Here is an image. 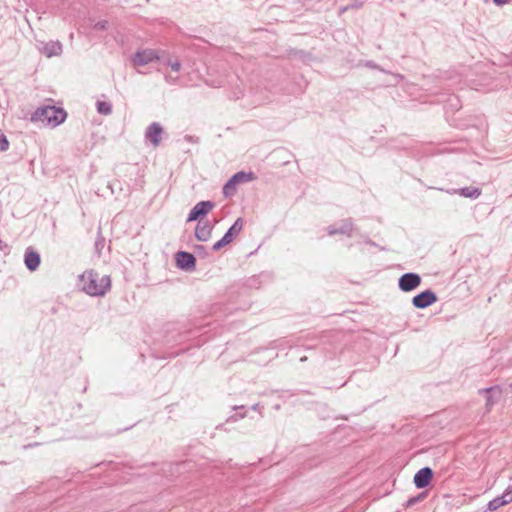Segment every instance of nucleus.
<instances>
[{"label":"nucleus","mask_w":512,"mask_h":512,"mask_svg":"<svg viewBox=\"0 0 512 512\" xmlns=\"http://www.w3.org/2000/svg\"><path fill=\"white\" fill-rule=\"evenodd\" d=\"M82 290L90 296H103L111 287L110 277L100 276L98 273L90 270L80 276Z\"/></svg>","instance_id":"obj_1"},{"label":"nucleus","mask_w":512,"mask_h":512,"mask_svg":"<svg viewBox=\"0 0 512 512\" xmlns=\"http://www.w3.org/2000/svg\"><path fill=\"white\" fill-rule=\"evenodd\" d=\"M66 112L62 108L55 106H44L38 108L31 116L33 122H42L53 127L64 122Z\"/></svg>","instance_id":"obj_2"},{"label":"nucleus","mask_w":512,"mask_h":512,"mask_svg":"<svg viewBox=\"0 0 512 512\" xmlns=\"http://www.w3.org/2000/svg\"><path fill=\"white\" fill-rule=\"evenodd\" d=\"M255 176L252 172L240 171L235 173L223 186V195L226 198H231L237 191V186L240 183H245L254 180Z\"/></svg>","instance_id":"obj_3"},{"label":"nucleus","mask_w":512,"mask_h":512,"mask_svg":"<svg viewBox=\"0 0 512 512\" xmlns=\"http://www.w3.org/2000/svg\"><path fill=\"white\" fill-rule=\"evenodd\" d=\"M421 284V277L417 273L409 272L403 274L398 280L399 289L403 292L415 290Z\"/></svg>","instance_id":"obj_4"},{"label":"nucleus","mask_w":512,"mask_h":512,"mask_svg":"<svg viewBox=\"0 0 512 512\" xmlns=\"http://www.w3.org/2000/svg\"><path fill=\"white\" fill-rule=\"evenodd\" d=\"M438 300L437 295L435 292H433L430 289H427L425 291H422L421 293L415 295L412 298V304L415 308L418 309H425L434 303H436Z\"/></svg>","instance_id":"obj_5"},{"label":"nucleus","mask_w":512,"mask_h":512,"mask_svg":"<svg viewBox=\"0 0 512 512\" xmlns=\"http://www.w3.org/2000/svg\"><path fill=\"white\" fill-rule=\"evenodd\" d=\"M159 59V55L153 49L138 50L131 58L134 66H145L155 60Z\"/></svg>","instance_id":"obj_6"},{"label":"nucleus","mask_w":512,"mask_h":512,"mask_svg":"<svg viewBox=\"0 0 512 512\" xmlns=\"http://www.w3.org/2000/svg\"><path fill=\"white\" fill-rule=\"evenodd\" d=\"M214 203L212 201H200L190 211L187 221H196L200 217L207 215L213 209Z\"/></svg>","instance_id":"obj_7"},{"label":"nucleus","mask_w":512,"mask_h":512,"mask_svg":"<svg viewBox=\"0 0 512 512\" xmlns=\"http://www.w3.org/2000/svg\"><path fill=\"white\" fill-rule=\"evenodd\" d=\"M512 502V488L506 489L502 495L495 497L491 501L488 502L487 510L488 511H496L500 507L505 506Z\"/></svg>","instance_id":"obj_8"},{"label":"nucleus","mask_w":512,"mask_h":512,"mask_svg":"<svg viewBox=\"0 0 512 512\" xmlns=\"http://www.w3.org/2000/svg\"><path fill=\"white\" fill-rule=\"evenodd\" d=\"M353 230V222L351 219L342 220L338 224L330 225L327 228L328 235L333 236L336 234H342L351 236Z\"/></svg>","instance_id":"obj_9"},{"label":"nucleus","mask_w":512,"mask_h":512,"mask_svg":"<svg viewBox=\"0 0 512 512\" xmlns=\"http://www.w3.org/2000/svg\"><path fill=\"white\" fill-rule=\"evenodd\" d=\"M176 264L179 268L189 271L195 268L196 259L189 252L179 251L176 254Z\"/></svg>","instance_id":"obj_10"},{"label":"nucleus","mask_w":512,"mask_h":512,"mask_svg":"<svg viewBox=\"0 0 512 512\" xmlns=\"http://www.w3.org/2000/svg\"><path fill=\"white\" fill-rule=\"evenodd\" d=\"M162 133L163 129L161 125L157 122H153L147 127L145 138L150 141L154 147H157L160 144Z\"/></svg>","instance_id":"obj_11"},{"label":"nucleus","mask_w":512,"mask_h":512,"mask_svg":"<svg viewBox=\"0 0 512 512\" xmlns=\"http://www.w3.org/2000/svg\"><path fill=\"white\" fill-rule=\"evenodd\" d=\"M432 477V469L430 467H424L415 474L414 484L419 489L425 488L430 484Z\"/></svg>","instance_id":"obj_12"},{"label":"nucleus","mask_w":512,"mask_h":512,"mask_svg":"<svg viewBox=\"0 0 512 512\" xmlns=\"http://www.w3.org/2000/svg\"><path fill=\"white\" fill-rule=\"evenodd\" d=\"M212 230L213 225L209 221H199L195 228V237L201 242H206L210 239Z\"/></svg>","instance_id":"obj_13"},{"label":"nucleus","mask_w":512,"mask_h":512,"mask_svg":"<svg viewBox=\"0 0 512 512\" xmlns=\"http://www.w3.org/2000/svg\"><path fill=\"white\" fill-rule=\"evenodd\" d=\"M24 263L28 270L35 271L41 263L40 254L32 248H27L24 255Z\"/></svg>","instance_id":"obj_14"},{"label":"nucleus","mask_w":512,"mask_h":512,"mask_svg":"<svg viewBox=\"0 0 512 512\" xmlns=\"http://www.w3.org/2000/svg\"><path fill=\"white\" fill-rule=\"evenodd\" d=\"M41 52L48 58L59 56L62 53V44L59 41H50L43 44Z\"/></svg>","instance_id":"obj_15"},{"label":"nucleus","mask_w":512,"mask_h":512,"mask_svg":"<svg viewBox=\"0 0 512 512\" xmlns=\"http://www.w3.org/2000/svg\"><path fill=\"white\" fill-rule=\"evenodd\" d=\"M243 219L238 218L233 225L227 230V232L224 234L223 238H225L228 243L230 244L236 236L240 234V232L243 229Z\"/></svg>","instance_id":"obj_16"},{"label":"nucleus","mask_w":512,"mask_h":512,"mask_svg":"<svg viewBox=\"0 0 512 512\" xmlns=\"http://www.w3.org/2000/svg\"><path fill=\"white\" fill-rule=\"evenodd\" d=\"M455 193H459L461 196L471 199H476L481 195V189L477 187H463L459 190H454Z\"/></svg>","instance_id":"obj_17"},{"label":"nucleus","mask_w":512,"mask_h":512,"mask_svg":"<svg viewBox=\"0 0 512 512\" xmlns=\"http://www.w3.org/2000/svg\"><path fill=\"white\" fill-rule=\"evenodd\" d=\"M365 66L368 67V68H371V69H377L381 72H384V73H388V74H391V76L394 78L395 80V84H398L402 79H403V76L401 74H392V73H389L388 71L384 70L383 68H381L380 66H378L375 62L373 61H367L365 63Z\"/></svg>","instance_id":"obj_18"},{"label":"nucleus","mask_w":512,"mask_h":512,"mask_svg":"<svg viewBox=\"0 0 512 512\" xmlns=\"http://www.w3.org/2000/svg\"><path fill=\"white\" fill-rule=\"evenodd\" d=\"M97 111L103 115H109L112 112V106L109 102L98 101L97 102Z\"/></svg>","instance_id":"obj_19"},{"label":"nucleus","mask_w":512,"mask_h":512,"mask_svg":"<svg viewBox=\"0 0 512 512\" xmlns=\"http://www.w3.org/2000/svg\"><path fill=\"white\" fill-rule=\"evenodd\" d=\"M363 6V2L359 0H355V3H348L347 5L340 7L339 14H343L344 12L350 9H359Z\"/></svg>","instance_id":"obj_20"},{"label":"nucleus","mask_w":512,"mask_h":512,"mask_svg":"<svg viewBox=\"0 0 512 512\" xmlns=\"http://www.w3.org/2000/svg\"><path fill=\"white\" fill-rule=\"evenodd\" d=\"M9 148V141L7 137L3 134V132L0 130V151L4 152L7 151Z\"/></svg>","instance_id":"obj_21"},{"label":"nucleus","mask_w":512,"mask_h":512,"mask_svg":"<svg viewBox=\"0 0 512 512\" xmlns=\"http://www.w3.org/2000/svg\"><path fill=\"white\" fill-rule=\"evenodd\" d=\"M165 64L170 66L174 72H178L181 69V63L178 60L173 61L171 59H168L167 61H165Z\"/></svg>","instance_id":"obj_22"},{"label":"nucleus","mask_w":512,"mask_h":512,"mask_svg":"<svg viewBox=\"0 0 512 512\" xmlns=\"http://www.w3.org/2000/svg\"><path fill=\"white\" fill-rule=\"evenodd\" d=\"M228 244H229L228 241L225 238L222 237L219 241H217L213 245V250L214 251H219L220 249H222L223 247H225Z\"/></svg>","instance_id":"obj_23"},{"label":"nucleus","mask_w":512,"mask_h":512,"mask_svg":"<svg viewBox=\"0 0 512 512\" xmlns=\"http://www.w3.org/2000/svg\"><path fill=\"white\" fill-rule=\"evenodd\" d=\"M108 27V21L106 20H101V21H98L95 25H94V28L96 30H106Z\"/></svg>","instance_id":"obj_24"},{"label":"nucleus","mask_w":512,"mask_h":512,"mask_svg":"<svg viewBox=\"0 0 512 512\" xmlns=\"http://www.w3.org/2000/svg\"><path fill=\"white\" fill-rule=\"evenodd\" d=\"M495 388L494 387H489V388H485L483 390H481V392H484L486 393L488 396H487V405L489 404H492L493 401H492V396L490 395V393L494 390Z\"/></svg>","instance_id":"obj_25"},{"label":"nucleus","mask_w":512,"mask_h":512,"mask_svg":"<svg viewBox=\"0 0 512 512\" xmlns=\"http://www.w3.org/2000/svg\"><path fill=\"white\" fill-rule=\"evenodd\" d=\"M165 81H166L168 84L175 85V84H177V82H178V77H173V76H171V75H166V76H165Z\"/></svg>","instance_id":"obj_26"},{"label":"nucleus","mask_w":512,"mask_h":512,"mask_svg":"<svg viewBox=\"0 0 512 512\" xmlns=\"http://www.w3.org/2000/svg\"><path fill=\"white\" fill-rule=\"evenodd\" d=\"M421 499V496H418V497H412L410 499L407 500L406 502V507H411L413 506L414 504H416L419 500Z\"/></svg>","instance_id":"obj_27"},{"label":"nucleus","mask_w":512,"mask_h":512,"mask_svg":"<svg viewBox=\"0 0 512 512\" xmlns=\"http://www.w3.org/2000/svg\"><path fill=\"white\" fill-rule=\"evenodd\" d=\"M8 244L2 240H0V251H6L8 250Z\"/></svg>","instance_id":"obj_28"},{"label":"nucleus","mask_w":512,"mask_h":512,"mask_svg":"<svg viewBox=\"0 0 512 512\" xmlns=\"http://www.w3.org/2000/svg\"><path fill=\"white\" fill-rule=\"evenodd\" d=\"M244 417H245V414H241V415H239V416H231V417L229 418V420L237 421L238 419H240V418H244Z\"/></svg>","instance_id":"obj_29"},{"label":"nucleus","mask_w":512,"mask_h":512,"mask_svg":"<svg viewBox=\"0 0 512 512\" xmlns=\"http://www.w3.org/2000/svg\"><path fill=\"white\" fill-rule=\"evenodd\" d=\"M493 2L496 4V5H504L508 2V0H493Z\"/></svg>","instance_id":"obj_30"},{"label":"nucleus","mask_w":512,"mask_h":512,"mask_svg":"<svg viewBox=\"0 0 512 512\" xmlns=\"http://www.w3.org/2000/svg\"><path fill=\"white\" fill-rule=\"evenodd\" d=\"M252 409H253V410H259V409H260V405H259L258 403H256V404H254V405L252 406Z\"/></svg>","instance_id":"obj_31"},{"label":"nucleus","mask_w":512,"mask_h":512,"mask_svg":"<svg viewBox=\"0 0 512 512\" xmlns=\"http://www.w3.org/2000/svg\"><path fill=\"white\" fill-rule=\"evenodd\" d=\"M367 243L370 245L376 246V244L374 242H372L371 240H368Z\"/></svg>","instance_id":"obj_32"},{"label":"nucleus","mask_w":512,"mask_h":512,"mask_svg":"<svg viewBox=\"0 0 512 512\" xmlns=\"http://www.w3.org/2000/svg\"><path fill=\"white\" fill-rule=\"evenodd\" d=\"M243 408H244V406H235V407H233V409H235V410L236 409H243Z\"/></svg>","instance_id":"obj_33"},{"label":"nucleus","mask_w":512,"mask_h":512,"mask_svg":"<svg viewBox=\"0 0 512 512\" xmlns=\"http://www.w3.org/2000/svg\"><path fill=\"white\" fill-rule=\"evenodd\" d=\"M306 360H307V357H305V356L300 358V361H302V362L306 361Z\"/></svg>","instance_id":"obj_34"},{"label":"nucleus","mask_w":512,"mask_h":512,"mask_svg":"<svg viewBox=\"0 0 512 512\" xmlns=\"http://www.w3.org/2000/svg\"><path fill=\"white\" fill-rule=\"evenodd\" d=\"M349 3H355V0H349Z\"/></svg>","instance_id":"obj_35"},{"label":"nucleus","mask_w":512,"mask_h":512,"mask_svg":"<svg viewBox=\"0 0 512 512\" xmlns=\"http://www.w3.org/2000/svg\"><path fill=\"white\" fill-rule=\"evenodd\" d=\"M510 387L512 388V383L510 384Z\"/></svg>","instance_id":"obj_36"}]
</instances>
